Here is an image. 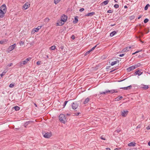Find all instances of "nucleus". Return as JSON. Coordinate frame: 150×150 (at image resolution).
<instances>
[{"mask_svg":"<svg viewBox=\"0 0 150 150\" xmlns=\"http://www.w3.org/2000/svg\"><path fill=\"white\" fill-rule=\"evenodd\" d=\"M105 92H106V93H110V90H106L105 91Z\"/></svg>","mask_w":150,"mask_h":150,"instance_id":"nucleus-52","label":"nucleus"},{"mask_svg":"<svg viewBox=\"0 0 150 150\" xmlns=\"http://www.w3.org/2000/svg\"><path fill=\"white\" fill-rule=\"evenodd\" d=\"M139 33L140 34V35L142 36H143L144 35L143 33L142 32H140Z\"/></svg>","mask_w":150,"mask_h":150,"instance_id":"nucleus-62","label":"nucleus"},{"mask_svg":"<svg viewBox=\"0 0 150 150\" xmlns=\"http://www.w3.org/2000/svg\"><path fill=\"white\" fill-rule=\"evenodd\" d=\"M68 101H65L64 103V104L63 105V108H64L65 107V106L67 104V103H68Z\"/></svg>","mask_w":150,"mask_h":150,"instance_id":"nucleus-36","label":"nucleus"},{"mask_svg":"<svg viewBox=\"0 0 150 150\" xmlns=\"http://www.w3.org/2000/svg\"><path fill=\"white\" fill-rule=\"evenodd\" d=\"M41 63V61H38L36 63V64L38 65H40Z\"/></svg>","mask_w":150,"mask_h":150,"instance_id":"nucleus-46","label":"nucleus"},{"mask_svg":"<svg viewBox=\"0 0 150 150\" xmlns=\"http://www.w3.org/2000/svg\"><path fill=\"white\" fill-rule=\"evenodd\" d=\"M149 21V20L148 18H146L144 20V23H146L148 22Z\"/></svg>","mask_w":150,"mask_h":150,"instance_id":"nucleus-33","label":"nucleus"},{"mask_svg":"<svg viewBox=\"0 0 150 150\" xmlns=\"http://www.w3.org/2000/svg\"><path fill=\"white\" fill-rule=\"evenodd\" d=\"M133 67H134V69H136V68L138 67H137V65H136H136H134V66H132Z\"/></svg>","mask_w":150,"mask_h":150,"instance_id":"nucleus-59","label":"nucleus"},{"mask_svg":"<svg viewBox=\"0 0 150 150\" xmlns=\"http://www.w3.org/2000/svg\"><path fill=\"white\" fill-rule=\"evenodd\" d=\"M55 48V46L54 45L50 47V49L52 50H54Z\"/></svg>","mask_w":150,"mask_h":150,"instance_id":"nucleus-34","label":"nucleus"},{"mask_svg":"<svg viewBox=\"0 0 150 150\" xmlns=\"http://www.w3.org/2000/svg\"><path fill=\"white\" fill-rule=\"evenodd\" d=\"M72 108L73 109L75 110L76 109L78 106V104L76 102H73L71 104Z\"/></svg>","mask_w":150,"mask_h":150,"instance_id":"nucleus-3","label":"nucleus"},{"mask_svg":"<svg viewBox=\"0 0 150 150\" xmlns=\"http://www.w3.org/2000/svg\"><path fill=\"white\" fill-rule=\"evenodd\" d=\"M133 67H134V69H136V68L138 67H137V65H136H136H134V66H132Z\"/></svg>","mask_w":150,"mask_h":150,"instance_id":"nucleus-58","label":"nucleus"},{"mask_svg":"<svg viewBox=\"0 0 150 150\" xmlns=\"http://www.w3.org/2000/svg\"><path fill=\"white\" fill-rule=\"evenodd\" d=\"M116 69H113V70H111V71H110V73H111L112 72H113V71H114L115 70H116Z\"/></svg>","mask_w":150,"mask_h":150,"instance_id":"nucleus-60","label":"nucleus"},{"mask_svg":"<svg viewBox=\"0 0 150 150\" xmlns=\"http://www.w3.org/2000/svg\"><path fill=\"white\" fill-rule=\"evenodd\" d=\"M132 88L131 85H130L129 86H128L126 87H121L120 88V89H123L124 90H129L131 89Z\"/></svg>","mask_w":150,"mask_h":150,"instance_id":"nucleus-14","label":"nucleus"},{"mask_svg":"<svg viewBox=\"0 0 150 150\" xmlns=\"http://www.w3.org/2000/svg\"><path fill=\"white\" fill-rule=\"evenodd\" d=\"M78 17L77 16L75 17L74 19L73 20V22L74 23H77L78 21Z\"/></svg>","mask_w":150,"mask_h":150,"instance_id":"nucleus-21","label":"nucleus"},{"mask_svg":"<svg viewBox=\"0 0 150 150\" xmlns=\"http://www.w3.org/2000/svg\"><path fill=\"white\" fill-rule=\"evenodd\" d=\"M13 108L15 110H16V111H18L20 110V108L18 106H14Z\"/></svg>","mask_w":150,"mask_h":150,"instance_id":"nucleus-27","label":"nucleus"},{"mask_svg":"<svg viewBox=\"0 0 150 150\" xmlns=\"http://www.w3.org/2000/svg\"><path fill=\"white\" fill-rule=\"evenodd\" d=\"M59 119L61 122L64 124H65L67 121L65 115L64 114H61L59 115Z\"/></svg>","mask_w":150,"mask_h":150,"instance_id":"nucleus-1","label":"nucleus"},{"mask_svg":"<svg viewBox=\"0 0 150 150\" xmlns=\"http://www.w3.org/2000/svg\"><path fill=\"white\" fill-rule=\"evenodd\" d=\"M41 26H38L37 27V28L34 29L33 30V31H34V33H35V32H37L38 31V30L41 28Z\"/></svg>","mask_w":150,"mask_h":150,"instance_id":"nucleus-16","label":"nucleus"},{"mask_svg":"<svg viewBox=\"0 0 150 150\" xmlns=\"http://www.w3.org/2000/svg\"><path fill=\"white\" fill-rule=\"evenodd\" d=\"M119 5L117 4H115L114 5V7L115 8H118L119 7Z\"/></svg>","mask_w":150,"mask_h":150,"instance_id":"nucleus-40","label":"nucleus"},{"mask_svg":"<svg viewBox=\"0 0 150 150\" xmlns=\"http://www.w3.org/2000/svg\"><path fill=\"white\" fill-rule=\"evenodd\" d=\"M146 128L148 130H149L150 129V125L146 127Z\"/></svg>","mask_w":150,"mask_h":150,"instance_id":"nucleus-56","label":"nucleus"},{"mask_svg":"<svg viewBox=\"0 0 150 150\" xmlns=\"http://www.w3.org/2000/svg\"><path fill=\"white\" fill-rule=\"evenodd\" d=\"M31 59V57H29L26 59L24 61H22L23 63V64L24 65L26 64L29 61H30Z\"/></svg>","mask_w":150,"mask_h":150,"instance_id":"nucleus-10","label":"nucleus"},{"mask_svg":"<svg viewBox=\"0 0 150 150\" xmlns=\"http://www.w3.org/2000/svg\"><path fill=\"white\" fill-rule=\"evenodd\" d=\"M67 16L63 15L61 17V21L63 22H65L67 21Z\"/></svg>","mask_w":150,"mask_h":150,"instance_id":"nucleus-6","label":"nucleus"},{"mask_svg":"<svg viewBox=\"0 0 150 150\" xmlns=\"http://www.w3.org/2000/svg\"><path fill=\"white\" fill-rule=\"evenodd\" d=\"M122 98L123 97L122 96H118L115 99V101H119L121 99H122Z\"/></svg>","mask_w":150,"mask_h":150,"instance_id":"nucleus-26","label":"nucleus"},{"mask_svg":"<svg viewBox=\"0 0 150 150\" xmlns=\"http://www.w3.org/2000/svg\"><path fill=\"white\" fill-rule=\"evenodd\" d=\"M30 4L29 3L27 2L25 3L23 6V8H24V9L25 10L27 9L30 7Z\"/></svg>","mask_w":150,"mask_h":150,"instance_id":"nucleus-7","label":"nucleus"},{"mask_svg":"<svg viewBox=\"0 0 150 150\" xmlns=\"http://www.w3.org/2000/svg\"><path fill=\"white\" fill-rule=\"evenodd\" d=\"M0 9L5 13L6 12V7L5 4H3L0 7Z\"/></svg>","mask_w":150,"mask_h":150,"instance_id":"nucleus-4","label":"nucleus"},{"mask_svg":"<svg viewBox=\"0 0 150 150\" xmlns=\"http://www.w3.org/2000/svg\"><path fill=\"white\" fill-rule=\"evenodd\" d=\"M118 92V91L116 89H112L110 90V93L113 94L115 93H117Z\"/></svg>","mask_w":150,"mask_h":150,"instance_id":"nucleus-20","label":"nucleus"},{"mask_svg":"<svg viewBox=\"0 0 150 150\" xmlns=\"http://www.w3.org/2000/svg\"><path fill=\"white\" fill-rule=\"evenodd\" d=\"M16 46V44H14L13 45L10 46L8 48V50L9 51H11L15 48Z\"/></svg>","mask_w":150,"mask_h":150,"instance_id":"nucleus-5","label":"nucleus"},{"mask_svg":"<svg viewBox=\"0 0 150 150\" xmlns=\"http://www.w3.org/2000/svg\"><path fill=\"white\" fill-rule=\"evenodd\" d=\"M125 55V54H120L119 55V56L120 57H122L123 56Z\"/></svg>","mask_w":150,"mask_h":150,"instance_id":"nucleus-51","label":"nucleus"},{"mask_svg":"<svg viewBox=\"0 0 150 150\" xmlns=\"http://www.w3.org/2000/svg\"><path fill=\"white\" fill-rule=\"evenodd\" d=\"M6 72H3V73L1 74L0 75V76L1 77L2 76H4Z\"/></svg>","mask_w":150,"mask_h":150,"instance_id":"nucleus-45","label":"nucleus"},{"mask_svg":"<svg viewBox=\"0 0 150 150\" xmlns=\"http://www.w3.org/2000/svg\"><path fill=\"white\" fill-rule=\"evenodd\" d=\"M120 132V130L117 129L115 131V132H117V133H118Z\"/></svg>","mask_w":150,"mask_h":150,"instance_id":"nucleus-47","label":"nucleus"},{"mask_svg":"<svg viewBox=\"0 0 150 150\" xmlns=\"http://www.w3.org/2000/svg\"><path fill=\"white\" fill-rule=\"evenodd\" d=\"M24 65L23 64V63L22 62H21L19 63L18 64H17V66L19 67H22L23 65Z\"/></svg>","mask_w":150,"mask_h":150,"instance_id":"nucleus-24","label":"nucleus"},{"mask_svg":"<svg viewBox=\"0 0 150 150\" xmlns=\"http://www.w3.org/2000/svg\"><path fill=\"white\" fill-rule=\"evenodd\" d=\"M42 134L44 137L47 138H50L51 136V133L50 132H42Z\"/></svg>","mask_w":150,"mask_h":150,"instance_id":"nucleus-2","label":"nucleus"},{"mask_svg":"<svg viewBox=\"0 0 150 150\" xmlns=\"http://www.w3.org/2000/svg\"><path fill=\"white\" fill-rule=\"evenodd\" d=\"M60 1V0H54V3L56 4L58 3Z\"/></svg>","mask_w":150,"mask_h":150,"instance_id":"nucleus-31","label":"nucleus"},{"mask_svg":"<svg viewBox=\"0 0 150 150\" xmlns=\"http://www.w3.org/2000/svg\"><path fill=\"white\" fill-rule=\"evenodd\" d=\"M117 33V32L116 31H114L112 32L110 34V36L111 37L113 36L114 35Z\"/></svg>","mask_w":150,"mask_h":150,"instance_id":"nucleus-25","label":"nucleus"},{"mask_svg":"<svg viewBox=\"0 0 150 150\" xmlns=\"http://www.w3.org/2000/svg\"><path fill=\"white\" fill-rule=\"evenodd\" d=\"M14 83H11L9 85V87L10 88H13L14 86Z\"/></svg>","mask_w":150,"mask_h":150,"instance_id":"nucleus-35","label":"nucleus"},{"mask_svg":"<svg viewBox=\"0 0 150 150\" xmlns=\"http://www.w3.org/2000/svg\"><path fill=\"white\" fill-rule=\"evenodd\" d=\"M13 64H12V63H10V64H8V67H11V66H12L13 65Z\"/></svg>","mask_w":150,"mask_h":150,"instance_id":"nucleus-53","label":"nucleus"},{"mask_svg":"<svg viewBox=\"0 0 150 150\" xmlns=\"http://www.w3.org/2000/svg\"><path fill=\"white\" fill-rule=\"evenodd\" d=\"M84 8H81L79 10V11L80 12H82L84 10Z\"/></svg>","mask_w":150,"mask_h":150,"instance_id":"nucleus-49","label":"nucleus"},{"mask_svg":"<svg viewBox=\"0 0 150 150\" xmlns=\"http://www.w3.org/2000/svg\"><path fill=\"white\" fill-rule=\"evenodd\" d=\"M90 100V98H86L83 102V104H85L87 103Z\"/></svg>","mask_w":150,"mask_h":150,"instance_id":"nucleus-19","label":"nucleus"},{"mask_svg":"<svg viewBox=\"0 0 150 150\" xmlns=\"http://www.w3.org/2000/svg\"><path fill=\"white\" fill-rule=\"evenodd\" d=\"M100 138L102 139H103V140H105V139L103 137V136H101L100 137Z\"/></svg>","mask_w":150,"mask_h":150,"instance_id":"nucleus-54","label":"nucleus"},{"mask_svg":"<svg viewBox=\"0 0 150 150\" xmlns=\"http://www.w3.org/2000/svg\"><path fill=\"white\" fill-rule=\"evenodd\" d=\"M142 50H138V51H136V52H135V53H138V52L141 51Z\"/></svg>","mask_w":150,"mask_h":150,"instance_id":"nucleus-61","label":"nucleus"},{"mask_svg":"<svg viewBox=\"0 0 150 150\" xmlns=\"http://www.w3.org/2000/svg\"><path fill=\"white\" fill-rule=\"evenodd\" d=\"M24 42H23L22 41H21L19 42V44H20V45H24Z\"/></svg>","mask_w":150,"mask_h":150,"instance_id":"nucleus-42","label":"nucleus"},{"mask_svg":"<svg viewBox=\"0 0 150 150\" xmlns=\"http://www.w3.org/2000/svg\"><path fill=\"white\" fill-rule=\"evenodd\" d=\"M128 112V111L127 110L126 111L123 110V111H121V112L122 116L124 117H125L127 114Z\"/></svg>","mask_w":150,"mask_h":150,"instance_id":"nucleus-11","label":"nucleus"},{"mask_svg":"<svg viewBox=\"0 0 150 150\" xmlns=\"http://www.w3.org/2000/svg\"><path fill=\"white\" fill-rule=\"evenodd\" d=\"M134 67H133L132 66H131L128 68L127 69V71L128 72H129L131 71H132L134 69Z\"/></svg>","mask_w":150,"mask_h":150,"instance_id":"nucleus-15","label":"nucleus"},{"mask_svg":"<svg viewBox=\"0 0 150 150\" xmlns=\"http://www.w3.org/2000/svg\"><path fill=\"white\" fill-rule=\"evenodd\" d=\"M109 2L108 0H106L104 1H103L102 3L101 4L102 5H107Z\"/></svg>","mask_w":150,"mask_h":150,"instance_id":"nucleus-23","label":"nucleus"},{"mask_svg":"<svg viewBox=\"0 0 150 150\" xmlns=\"http://www.w3.org/2000/svg\"><path fill=\"white\" fill-rule=\"evenodd\" d=\"M91 51L90 50L89 51H88L87 52H86L85 54V56L87 55L88 54H89Z\"/></svg>","mask_w":150,"mask_h":150,"instance_id":"nucleus-43","label":"nucleus"},{"mask_svg":"<svg viewBox=\"0 0 150 150\" xmlns=\"http://www.w3.org/2000/svg\"><path fill=\"white\" fill-rule=\"evenodd\" d=\"M64 22H63L62 21H61V20L60 21H59L58 23H57V26H62L64 24Z\"/></svg>","mask_w":150,"mask_h":150,"instance_id":"nucleus-18","label":"nucleus"},{"mask_svg":"<svg viewBox=\"0 0 150 150\" xmlns=\"http://www.w3.org/2000/svg\"><path fill=\"white\" fill-rule=\"evenodd\" d=\"M6 42V40H2L0 41V43L1 44H2L4 43H5Z\"/></svg>","mask_w":150,"mask_h":150,"instance_id":"nucleus-30","label":"nucleus"},{"mask_svg":"<svg viewBox=\"0 0 150 150\" xmlns=\"http://www.w3.org/2000/svg\"><path fill=\"white\" fill-rule=\"evenodd\" d=\"M99 93H100V95H101V94H106V93L105 91H104V92H99Z\"/></svg>","mask_w":150,"mask_h":150,"instance_id":"nucleus-41","label":"nucleus"},{"mask_svg":"<svg viewBox=\"0 0 150 150\" xmlns=\"http://www.w3.org/2000/svg\"><path fill=\"white\" fill-rule=\"evenodd\" d=\"M98 45H96L95 46L92 47L90 50L91 52L92 51H93L94 49L95 48L97 47Z\"/></svg>","mask_w":150,"mask_h":150,"instance_id":"nucleus-39","label":"nucleus"},{"mask_svg":"<svg viewBox=\"0 0 150 150\" xmlns=\"http://www.w3.org/2000/svg\"><path fill=\"white\" fill-rule=\"evenodd\" d=\"M115 61L116 62V63H117V62L119 63V60L118 59H116V61Z\"/></svg>","mask_w":150,"mask_h":150,"instance_id":"nucleus-63","label":"nucleus"},{"mask_svg":"<svg viewBox=\"0 0 150 150\" xmlns=\"http://www.w3.org/2000/svg\"><path fill=\"white\" fill-rule=\"evenodd\" d=\"M116 64V62L115 61L112 62L111 63V65L112 66Z\"/></svg>","mask_w":150,"mask_h":150,"instance_id":"nucleus-32","label":"nucleus"},{"mask_svg":"<svg viewBox=\"0 0 150 150\" xmlns=\"http://www.w3.org/2000/svg\"><path fill=\"white\" fill-rule=\"evenodd\" d=\"M5 13L4 11H2V10L0 9V18H3L4 16V14Z\"/></svg>","mask_w":150,"mask_h":150,"instance_id":"nucleus-17","label":"nucleus"},{"mask_svg":"<svg viewBox=\"0 0 150 150\" xmlns=\"http://www.w3.org/2000/svg\"><path fill=\"white\" fill-rule=\"evenodd\" d=\"M71 38L73 40H74L75 39V36H74V35H72V36H71Z\"/></svg>","mask_w":150,"mask_h":150,"instance_id":"nucleus-48","label":"nucleus"},{"mask_svg":"<svg viewBox=\"0 0 150 150\" xmlns=\"http://www.w3.org/2000/svg\"><path fill=\"white\" fill-rule=\"evenodd\" d=\"M141 125L139 124L138 125L137 127V128H139L141 127Z\"/></svg>","mask_w":150,"mask_h":150,"instance_id":"nucleus-50","label":"nucleus"},{"mask_svg":"<svg viewBox=\"0 0 150 150\" xmlns=\"http://www.w3.org/2000/svg\"><path fill=\"white\" fill-rule=\"evenodd\" d=\"M131 48V46H130L129 47H127L126 48H124L122 50V52H127L129 51L130 50Z\"/></svg>","mask_w":150,"mask_h":150,"instance_id":"nucleus-9","label":"nucleus"},{"mask_svg":"<svg viewBox=\"0 0 150 150\" xmlns=\"http://www.w3.org/2000/svg\"><path fill=\"white\" fill-rule=\"evenodd\" d=\"M59 48L62 50H63L64 48V47L62 45L60 47H59Z\"/></svg>","mask_w":150,"mask_h":150,"instance_id":"nucleus-57","label":"nucleus"},{"mask_svg":"<svg viewBox=\"0 0 150 150\" xmlns=\"http://www.w3.org/2000/svg\"><path fill=\"white\" fill-rule=\"evenodd\" d=\"M150 6V5L149 4H147L144 7V10L145 11L147 10L148 8V7H149Z\"/></svg>","mask_w":150,"mask_h":150,"instance_id":"nucleus-29","label":"nucleus"},{"mask_svg":"<svg viewBox=\"0 0 150 150\" xmlns=\"http://www.w3.org/2000/svg\"><path fill=\"white\" fill-rule=\"evenodd\" d=\"M141 71L142 70H138L136 71L134 74L135 75H138V76H140L143 73L142 72H141Z\"/></svg>","mask_w":150,"mask_h":150,"instance_id":"nucleus-12","label":"nucleus"},{"mask_svg":"<svg viewBox=\"0 0 150 150\" xmlns=\"http://www.w3.org/2000/svg\"><path fill=\"white\" fill-rule=\"evenodd\" d=\"M95 12H92L91 13H88L87 14L85 15L86 16H91L95 15Z\"/></svg>","mask_w":150,"mask_h":150,"instance_id":"nucleus-13","label":"nucleus"},{"mask_svg":"<svg viewBox=\"0 0 150 150\" xmlns=\"http://www.w3.org/2000/svg\"><path fill=\"white\" fill-rule=\"evenodd\" d=\"M81 114V113L80 112H75L74 113V115H73L74 116H78L79 114Z\"/></svg>","mask_w":150,"mask_h":150,"instance_id":"nucleus-37","label":"nucleus"},{"mask_svg":"<svg viewBox=\"0 0 150 150\" xmlns=\"http://www.w3.org/2000/svg\"><path fill=\"white\" fill-rule=\"evenodd\" d=\"M136 144V143L135 142H131L128 144V146H134Z\"/></svg>","mask_w":150,"mask_h":150,"instance_id":"nucleus-22","label":"nucleus"},{"mask_svg":"<svg viewBox=\"0 0 150 150\" xmlns=\"http://www.w3.org/2000/svg\"><path fill=\"white\" fill-rule=\"evenodd\" d=\"M141 64L139 63H138L136 65H137V67H140V66H141Z\"/></svg>","mask_w":150,"mask_h":150,"instance_id":"nucleus-55","label":"nucleus"},{"mask_svg":"<svg viewBox=\"0 0 150 150\" xmlns=\"http://www.w3.org/2000/svg\"><path fill=\"white\" fill-rule=\"evenodd\" d=\"M106 150H110V149L109 148H106Z\"/></svg>","mask_w":150,"mask_h":150,"instance_id":"nucleus-64","label":"nucleus"},{"mask_svg":"<svg viewBox=\"0 0 150 150\" xmlns=\"http://www.w3.org/2000/svg\"><path fill=\"white\" fill-rule=\"evenodd\" d=\"M135 18V16H131L129 17V19L130 20H132L133 19H134Z\"/></svg>","mask_w":150,"mask_h":150,"instance_id":"nucleus-38","label":"nucleus"},{"mask_svg":"<svg viewBox=\"0 0 150 150\" xmlns=\"http://www.w3.org/2000/svg\"><path fill=\"white\" fill-rule=\"evenodd\" d=\"M33 122V121H30L28 122H27L25 123V125H27L29 124L30 123H32Z\"/></svg>","mask_w":150,"mask_h":150,"instance_id":"nucleus-28","label":"nucleus"},{"mask_svg":"<svg viewBox=\"0 0 150 150\" xmlns=\"http://www.w3.org/2000/svg\"><path fill=\"white\" fill-rule=\"evenodd\" d=\"M113 10H108L107 11V13H112L113 12Z\"/></svg>","mask_w":150,"mask_h":150,"instance_id":"nucleus-44","label":"nucleus"},{"mask_svg":"<svg viewBox=\"0 0 150 150\" xmlns=\"http://www.w3.org/2000/svg\"><path fill=\"white\" fill-rule=\"evenodd\" d=\"M140 87L144 90H146L149 88V87L147 85L141 84L140 85Z\"/></svg>","mask_w":150,"mask_h":150,"instance_id":"nucleus-8","label":"nucleus"}]
</instances>
